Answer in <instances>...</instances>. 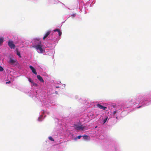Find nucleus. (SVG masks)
<instances>
[{"instance_id":"nucleus-9","label":"nucleus","mask_w":151,"mask_h":151,"mask_svg":"<svg viewBox=\"0 0 151 151\" xmlns=\"http://www.w3.org/2000/svg\"><path fill=\"white\" fill-rule=\"evenodd\" d=\"M4 39L3 37H0V45H1L4 42Z\"/></svg>"},{"instance_id":"nucleus-22","label":"nucleus","mask_w":151,"mask_h":151,"mask_svg":"<svg viewBox=\"0 0 151 151\" xmlns=\"http://www.w3.org/2000/svg\"><path fill=\"white\" fill-rule=\"evenodd\" d=\"M117 112L116 111H115L113 112V114H115Z\"/></svg>"},{"instance_id":"nucleus-8","label":"nucleus","mask_w":151,"mask_h":151,"mask_svg":"<svg viewBox=\"0 0 151 151\" xmlns=\"http://www.w3.org/2000/svg\"><path fill=\"white\" fill-rule=\"evenodd\" d=\"M37 79L41 82H44V80L42 79V78L40 75H37Z\"/></svg>"},{"instance_id":"nucleus-17","label":"nucleus","mask_w":151,"mask_h":151,"mask_svg":"<svg viewBox=\"0 0 151 151\" xmlns=\"http://www.w3.org/2000/svg\"><path fill=\"white\" fill-rule=\"evenodd\" d=\"M60 30V29H54L53 31L54 32H58L59 30Z\"/></svg>"},{"instance_id":"nucleus-27","label":"nucleus","mask_w":151,"mask_h":151,"mask_svg":"<svg viewBox=\"0 0 151 151\" xmlns=\"http://www.w3.org/2000/svg\"><path fill=\"white\" fill-rule=\"evenodd\" d=\"M39 119H40V118H39L38 120H39Z\"/></svg>"},{"instance_id":"nucleus-1","label":"nucleus","mask_w":151,"mask_h":151,"mask_svg":"<svg viewBox=\"0 0 151 151\" xmlns=\"http://www.w3.org/2000/svg\"><path fill=\"white\" fill-rule=\"evenodd\" d=\"M35 43L37 45H33L32 47L36 49L38 52L40 53H42L43 52L42 46L41 44V42L39 39H36L35 40Z\"/></svg>"},{"instance_id":"nucleus-25","label":"nucleus","mask_w":151,"mask_h":151,"mask_svg":"<svg viewBox=\"0 0 151 151\" xmlns=\"http://www.w3.org/2000/svg\"><path fill=\"white\" fill-rule=\"evenodd\" d=\"M56 88H59V87H56Z\"/></svg>"},{"instance_id":"nucleus-7","label":"nucleus","mask_w":151,"mask_h":151,"mask_svg":"<svg viewBox=\"0 0 151 151\" xmlns=\"http://www.w3.org/2000/svg\"><path fill=\"white\" fill-rule=\"evenodd\" d=\"M17 61V60L16 59H10L9 60V63L11 65L13 64L14 63Z\"/></svg>"},{"instance_id":"nucleus-11","label":"nucleus","mask_w":151,"mask_h":151,"mask_svg":"<svg viewBox=\"0 0 151 151\" xmlns=\"http://www.w3.org/2000/svg\"><path fill=\"white\" fill-rule=\"evenodd\" d=\"M83 138L84 139H87L88 136L87 135H84L82 136Z\"/></svg>"},{"instance_id":"nucleus-4","label":"nucleus","mask_w":151,"mask_h":151,"mask_svg":"<svg viewBox=\"0 0 151 151\" xmlns=\"http://www.w3.org/2000/svg\"><path fill=\"white\" fill-rule=\"evenodd\" d=\"M29 68L31 70L32 72L35 75L37 74V73L36 72L35 69L34 68L32 65H30L29 66Z\"/></svg>"},{"instance_id":"nucleus-20","label":"nucleus","mask_w":151,"mask_h":151,"mask_svg":"<svg viewBox=\"0 0 151 151\" xmlns=\"http://www.w3.org/2000/svg\"><path fill=\"white\" fill-rule=\"evenodd\" d=\"M82 136H81V135H80V136H78V137H77V138L78 139H80L81 138V137Z\"/></svg>"},{"instance_id":"nucleus-15","label":"nucleus","mask_w":151,"mask_h":151,"mask_svg":"<svg viewBox=\"0 0 151 151\" xmlns=\"http://www.w3.org/2000/svg\"><path fill=\"white\" fill-rule=\"evenodd\" d=\"M3 68L1 66H0V71L1 72L3 71Z\"/></svg>"},{"instance_id":"nucleus-21","label":"nucleus","mask_w":151,"mask_h":151,"mask_svg":"<svg viewBox=\"0 0 151 151\" xmlns=\"http://www.w3.org/2000/svg\"><path fill=\"white\" fill-rule=\"evenodd\" d=\"M75 16H76V14H72L71 15V16H72V17H75Z\"/></svg>"},{"instance_id":"nucleus-10","label":"nucleus","mask_w":151,"mask_h":151,"mask_svg":"<svg viewBox=\"0 0 151 151\" xmlns=\"http://www.w3.org/2000/svg\"><path fill=\"white\" fill-rule=\"evenodd\" d=\"M17 54L19 56V58H21V56L20 53L17 50Z\"/></svg>"},{"instance_id":"nucleus-5","label":"nucleus","mask_w":151,"mask_h":151,"mask_svg":"<svg viewBox=\"0 0 151 151\" xmlns=\"http://www.w3.org/2000/svg\"><path fill=\"white\" fill-rule=\"evenodd\" d=\"M97 106L100 109H103V110H105L107 108L106 107L103 106L99 104H97Z\"/></svg>"},{"instance_id":"nucleus-18","label":"nucleus","mask_w":151,"mask_h":151,"mask_svg":"<svg viewBox=\"0 0 151 151\" xmlns=\"http://www.w3.org/2000/svg\"><path fill=\"white\" fill-rule=\"evenodd\" d=\"M33 84V85L35 86H37V83H35L33 82V83H32Z\"/></svg>"},{"instance_id":"nucleus-2","label":"nucleus","mask_w":151,"mask_h":151,"mask_svg":"<svg viewBox=\"0 0 151 151\" xmlns=\"http://www.w3.org/2000/svg\"><path fill=\"white\" fill-rule=\"evenodd\" d=\"M73 127L75 129L77 130H83L86 129V126H84L83 125H81L79 123L74 124Z\"/></svg>"},{"instance_id":"nucleus-13","label":"nucleus","mask_w":151,"mask_h":151,"mask_svg":"<svg viewBox=\"0 0 151 151\" xmlns=\"http://www.w3.org/2000/svg\"><path fill=\"white\" fill-rule=\"evenodd\" d=\"M28 79L29 81L31 83H33V81L31 79V78H29Z\"/></svg>"},{"instance_id":"nucleus-3","label":"nucleus","mask_w":151,"mask_h":151,"mask_svg":"<svg viewBox=\"0 0 151 151\" xmlns=\"http://www.w3.org/2000/svg\"><path fill=\"white\" fill-rule=\"evenodd\" d=\"M8 45L9 47L11 49H14L15 48V46L13 42L12 41L9 40L8 42Z\"/></svg>"},{"instance_id":"nucleus-19","label":"nucleus","mask_w":151,"mask_h":151,"mask_svg":"<svg viewBox=\"0 0 151 151\" xmlns=\"http://www.w3.org/2000/svg\"><path fill=\"white\" fill-rule=\"evenodd\" d=\"M107 118H106L105 119H104V120H103V122L104 123H105L106 122Z\"/></svg>"},{"instance_id":"nucleus-14","label":"nucleus","mask_w":151,"mask_h":151,"mask_svg":"<svg viewBox=\"0 0 151 151\" xmlns=\"http://www.w3.org/2000/svg\"><path fill=\"white\" fill-rule=\"evenodd\" d=\"M58 32V34L59 36H61V34H62V33L61 32L60 30Z\"/></svg>"},{"instance_id":"nucleus-23","label":"nucleus","mask_w":151,"mask_h":151,"mask_svg":"<svg viewBox=\"0 0 151 151\" xmlns=\"http://www.w3.org/2000/svg\"><path fill=\"white\" fill-rule=\"evenodd\" d=\"M11 83V81H9L8 82H6V84H7V83Z\"/></svg>"},{"instance_id":"nucleus-16","label":"nucleus","mask_w":151,"mask_h":151,"mask_svg":"<svg viewBox=\"0 0 151 151\" xmlns=\"http://www.w3.org/2000/svg\"><path fill=\"white\" fill-rule=\"evenodd\" d=\"M60 30V29H54L53 31L54 32H58L59 30Z\"/></svg>"},{"instance_id":"nucleus-6","label":"nucleus","mask_w":151,"mask_h":151,"mask_svg":"<svg viewBox=\"0 0 151 151\" xmlns=\"http://www.w3.org/2000/svg\"><path fill=\"white\" fill-rule=\"evenodd\" d=\"M51 32L50 31H49L46 33L43 37V39L44 40H45L48 36V35Z\"/></svg>"},{"instance_id":"nucleus-24","label":"nucleus","mask_w":151,"mask_h":151,"mask_svg":"<svg viewBox=\"0 0 151 151\" xmlns=\"http://www.w3.org/2000/svg\"><path fill=\"white\" fill-rule=\"evenodd\" d=\"M141 107V106H139L137 107L138 108H140Z\"/></svg>"},{"instance_id":"nucleus-12","label":"nucleus","mask_w":151,"mask_h":151,"mask_svg":"<svg viewBox=\"0 0 151 151\" xmlns=\"http://www.w3.org/2000/svg\"><path fill=\"white\" fill-rule=\"evenodd\" d=\"M48 138L50 140L52 141H54V140L53 139V138L51 137H48Z\"/></svg>"},{"instance_id":"nucleus-26","label":"nucleus","mask_w":151,"mask_h":151,"mask_svg":"<svg viewBox=\"0 0 151 151\" xmlns=\"http://www.w3.org/2000/svg\"><path fill=\"white\" fill-rule=\"evenodd\" d=\"M97 127V126H96V127L95 128H96V127Z\"/></svg>"}]
</instances>
